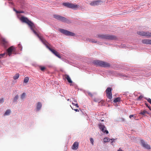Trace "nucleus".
I'll return each instance as SVG.
<instances>
[{"instance_id":"46","label":"nucleus","mask_w":151,"mask_h":151,"mask_svg":"<svg viewBox=\"0 0 151 151\" xmlns=\"http://www.w3.org/2000/svg\"><path fill=\"white\" fill-rule=\"evenodd\" d=\"M148 108H149V109L151 111V107L150 106Z\"/></svg>"},{"instance_id":"25","label":"nucleus","mask_w":151,"mask_h":151,"mask_svg":"<svg viewBox=\"0 0 151 151\" xmlns=\"http://www.w3.org/2000/svg\"><path fill=\"white\" fill-rule=\"evenodd\" d=\"M29 80V78L28 77H26L24 79V82L25 83H27L28 82Z\"/></svg>"},{"instance_id":"10","label":"nucleus","mask_w":151,"mask_h":151,"mask_svg":"<svg viewBox=\"0 0 151 151\" xmlns=\"http://www.w3.org/2000/svg\"><path fill=\"white\" fill-rule=\"evenodd\" d=\"M116 37L113 35H106V39L112 40H116Z\"/></svg>"},{"instance_id":"8","label":"nucleus","mask_w":151,"mask_h":151,"mask_svg":"<svg viewBox=\"0 0 151 151\" xmlns=\"http://www.w3.org/2000/svg\"><path fill=\"white\" fill-rule=\"evenodd\" d=\"M112 88H108L106 90V96L109 99L112 98V94L111 93Z\"/></svg>"},{"instance_id":"27","label":"nucleus","mask_w":151,"mask_h":151,"mask_svg":"<svg viewBox=\"0 0 151 151\" xmlns=\"http://www.w3.org/2000/svg\"><path fill=\"white\" fill-rule=\"evenodd\" d=\"M147 112L145 110L142 111L140 113V114L143 115H144L145 114H147Z\"/></svg>"},{"instance_id":"49","label":"nucleus","mask_w":151,"mask_h":151,"mask_svg":"<svg viewBox=\"0 0 151 151\" xmlns=\"http://www.w3.org/2000/svg\"><path fill=\"white\" fill-rule=\"evenodd\" d=\"M94 101L96 102L98 101L97 100H96V99H94Z\"/></svg>"},{"instance_id":"17","label":"nucleus","mask_w":151,"mask_h":151,"mask_svg":"<svg viewBox=\"0 0 151 151\" xmlns=\"http://www.w3.org/2000/svg\"><path fill=\"white\" fill-rule=\"evenodd\" d=\"M42 106V104L40 102H38L37 106V111L40 110Z\"/></svg>"},{"instance_id":"35","label":"nucleus","mask_w":151,"mask_h":151,"mask_svg":"<svg viewBox=\"0 0 151 151\" xmlns=\"http://www.w3.org/2000/svg\"><path fill=\"white\" fill-rule=\"evenodd\" d=\"M5 55V53H4L3 54H0V58H3Z\"/></svg>"},{"instance_id":"14","label":"nucleus","mask_w":151,"mask_h":151,"mask_svg":"<svg viewBox=\"0 0 151 151\" xmlns=\"http://www.w3.org/2000/svg\"><path fill=\"white\" fill-rule=\"evenodd\" d=\"M141 42L143 44L151 45V40L143 39L142 40Z\"/></svg>"},{"instance_id":"43","label":"nucleus","mask_w":151,"mask_h":151,"mask_svg":"<svg viewBox=\"0 0 151 151\" xmlns=\"http://www.w3.org/2000/svg\"><path fill=\"white\" fill-rule=\"evenodd\" d=\"M74 110L75 111H76V112L79 111V110L78 109H74Z\"/></svg>"},{"instance_id":"48","label":"nucleus","mask_w":151,"mask_h":151,"mask_svg":"<svg viewBox=\"0 0 151 151\" xmlns=\"http://www.w3.org/2000/svg\"><path fill=\"white\" fill-rule=\"evenodd\" d=\"M72 104H73V105L75 106V104L74 103H73V102H72Z\"/></svg>"},{"instance_id":"3","label":"nucleus","mask_w":151,"mask_h":151,"mask_svg":"<svg viewBox=\"0 0 151 151\" xmlns=\"http://www.w3.org/2000/svg\"><path fill=\"white\" fill-rule=\"evenodd\" d=\"M62 5L70 9H78L79 6L76 4H72L69 2H64L62 4Z\"/></svg>"},{"instance_id":"5","label":"nucleus","mask_w":151,"mask_h":151,"mask_svg":"<svg viewBox=\"0 0 151 151\" xmlns=\"http://www.w3.org/2000/svg\"><path fill=\"white\" fill-rule=\"evenodd\" d=\"M44 45L46 46V47L49 50H50L53 54H54L55 55L58 57V58H61V56L59 54V53L55 50L49 47L48 45L49 44L47 42V43L45 44H44Z\"/></svg>"},{"instance_id":"12","label":"nucleus","mask_w":151,"mask_h":151,"mask_svg":"<svg viewBox=\"0 0 151 151\" xmlns=\"http://www.w3.org/2000/svg\"><path fill=\"white\" fill-rule=\"evenodd\" d=\"M141 143L142 146L144 147H145V148L147 149H150V146L148 144L146 143L143 140H141Z\"/></svg>"},{"instance_id":"32","label":"nucleus","mask_w":151,"mask_h":151,"mask_svg":"<svg viewBox=\"0 0 151 151\" xmlns=\"http://www.w3.org/2000/svg\"><path fill=\"white\" fill-rule=\"evenodd\" d=\"M87 93L88 96H91V97H92L93 96V94L91 92H88Z\"/></svg>"},{"instance_id":"19","label":"nucleus","mask_w":151,"mask_h":151,"mask_svg":"<svg viewBox=\"0 0 151 151\" xmlns=\"http://www.w3.org/2000/svg\"><path fill=\"white\" fill-rule=\"evenodd\" d=\"M11 112V111L9 109L7 110L4 114V116L9 115Z\"/></svg>"},{"instance_id":"1","label":"nucleus","mask_w":151,"mask_h":151,"mask_svg":"<svg viewBox=\"0 0 151 151\" xmlns=\"http://www.w3.org/2000/svg\"><path fill=\"white\" fill-rule=\"evenodd\" d=\"M21 20L22 22L27 23L29 26L30 29L34 33L37 35V37L44 44H45L47 43V41L42 37L40 36L38 33L35 30L34 28L35 27V26L34 24L32 22L29 21L27 18L23 17H21Z\"/></svg>"},{"instance_id":"33","label":"nucleus","mask_w":151,"mask_h":151,"mask_svg":"<svg viewBox=\"0 0 151 151\" xmlns=\"http://www.w3.org/2000/svg\"><path fill=\"white\" fill-rule=\"evenodd\" d=\"M143 97V96L142 95L139 96L137 98V100H141Z\"/></svg>"},{"instance_id":"22","label":"nucleus","mask_w":151,"mask_h":151,"mask_svg":"<svg viewBox=\"0 0 151 151\" xmlns=\"http://www.w3.org/2000/svg\"><path fill=\"white\" fill-rule=\"evenodd\" d=\"M104 142H110L111 140V139L108 138H105L104 139Z\"/></svg>"},{"instance_id":"40","label":"nucleus","mask_w":151,"mask_h":151,"mask_svg":"<svg viewBox=\"0 0 151 151\" xmlns=\"http://www.w3.org/2000/svg\"><path fill=\"white\" fill-rule=\"evenodd\" d=\"M126 13V12H123L122 13L119 14L124 15Z\"/></svg>"},{"instance_id":"20","label":"nucleus","mask_w":151,"mask_h":151,"mask_svg":"<svg viewBox=\"0 0 151 151\" xmlns=\"http://www.w3.org/2000/svg\"><path fill=\"white\" fill-rule=\"evenodd\" d=\"M99 128L101 130L103 128H106L105 126L101 124H99Z\"/></svg>"},{"instance_id":"42","label":"nucleus","mask_w":151,"mask_h":151,"mask_svg":"<svg viewBox=\"0 0 151 151\" xmlns=\"http://www.w3.org/2000/svg\"><path fill=\"white\" fill-rule=\"evenodd\" d=\"M133 117V115H131L129 116V117L130 118H131L132 117Z\"/></svg>"},{"instance_id":"26","label":"nucleus","mask_w":151,"mask_h":151,"mask_svg":"<svg viewBox=\"0 0 151 151\" xmlns=\"http://www.w3.org/2000/svg\"><path fill=\"white\" fill-rule=\"evenodd\" d=\"M106 128H103V129H102L101 130L104 133H106V134H107L109 132L107 130H106Z\"/></svg>"},{"instance_id":"28","label":"nucleus","mask_w":151,"mask_h":151,"mask_svg":"<svg viewBox=\"0 0 151 151\" xmlns=\"http://www.w3.org/2000/svg\"><path fill=\"white\" fill-rule=\"evenodd\" d=\"M40 68L42 71H44L46 68L45 67H43L42 66H40L39 67Z\"/></svg>"},{"instance_id":"9","label":"nucleus","mask_w":151,"mask_h":151,"mask_svg":"<svg viewBox=\"0 0 151 151\" xmlns=\"http://www.w3.org/2000/svg\"><path fill=\"white\" fill-rule=\"evenodd\" d=\"M102 3L101 1L97 0L92 1L90 3V4L92 6H98L101 4Z\"/></svg>"},{"instance_id":"38","label":"nucleus","mask_w":151,"mask_h":151,"mask_svg":"<svg viewBox=\"0 0 151 151\" xmlns=\"http://www.w3.org/2000/svg\"><path fill=\"white\" fill-rule=\"evenodd\" d=\"M148 102H149L151 104V99H147Z\"/></svg>"},{"instance_id":"29","label":"nucleus","mask_w":151,"mask_h":151,"mask_svg":"<svg viewBox=\"0 0 151 151\" xmlns=\"http://www.w3.org/2000/svg\"><path fill=\"white\" fill-rule=\"evenodd\" d=\"M18 97V96L17 95H16L14 98L13 100L14 102L16 101L17 100Z\"/></svg>"},{"instance_id":"23","label":"nucleus","mask_w":151,"mask_h":151,"mask_svg":"<svg viewBox=\"0 0 151 151\" xmlns=\"http://www.w3.org/2000/svg\"><path fill=\"white\" fill-rule=\"evenodd\" d=\"M19 73L16 74L15 76L13 77V79L14 80H16L19 77Z\"/></svg>"},{"instance_id":"34","label":"nucleus","mask_w":151,"mask_h":151,"mask_svg":"<svg viewBox=\"0 0 151 151\" xmlns=\"http://www.w3.org/2000/svg\"><path fill=\"white\" fill-rule=\"evenodd\" d=\"M90 142H91V143L92 145H93L94 141L93 140V139L91 138H90Z\"/></svg>"},{"instance_id":"16","label":"nucleus","mask_w":151,"mask_h":151,"mask_svg":"<svg viewBox=\"0 0 151 151\" xmlns=\"http://www.w3.org/2000/svg\"><path fill=\"white\" fill-rule=\"evenodd\" d=\"M65 79H67L68 82L70 83H72V81L71 80L69 76L67 75H65Z\"/></svg>"},{"instance_id":"4","label":"nucleus","mask_w":151,"mask_h":151,"mask_svg":"<svg viewBox=\"0 0 151 151\" xmlns=\"http://www.w3.org/2000/svg\"><path fill=\"white\" fill-rule=\"evenodd\" d=\"M53 17L63 22H69V21L66 18L57 14L53 15Z\"/></svg>"},{"instance_id":"21","label":"nucleus","mask_w":151,"mask_h":151,"mask_svg":"<svg viewBox=\"0 0 151 151\" xmlns=\"http://www.w3.org/2000/svg\"><path fill=\"white\" fill-rule=\"evenodd\" d=\"M121 98L120 97H117L115 98L114 100V102L115 103L118 102L120 100Z\"/></svg>"},{"instance_id":"6","label":"nucleus","mask_w":151,"mask_h":151,"mask_svg":"<svg viewBox=\"0 0 151 151\" xmlns=\"http://www.w3.org/2000/svg\"><path fill=\"white\" fill-rule=\"evenodd\" d=\"M59 31L61 33L66 35L71 36H74L75 35V34L74 33L63 29H60Z\"/></svg>"},{"instance_id":"45","label":"nucleus","mask_w":151,"mask_h":151,"mask_svg":"<svg viewBox=\"0 0 151 151\" xmlns=\"http://www.w3.org/2000/svg\"><path fill=\"white\" fill-rule=\"evenodd\" d=\"M111 145H114V144L113 143V142H111Z\"/></svg>"},{"instance_id":"2","label":"nucleus","mask_w":151,"mask_h":151,"mask_svg":"<svg viewBox=\"0 0 151 151\" xmlns=\"http://www.w3.org/2000/svg\"><path fill=\"white\" fill-rule=\"evenodd\" d=\"M93 63L96 65L105 68L109 67L110 66L109 63L105 61L99 60H94L93 61Z\"/></svg>"},{"instance_id":"47","label":"nucleus","mask_w":151,"mask_h":151,"mask_svg":"<svg viewBox=\"0 0 151 151\" xmlns=\"http://www.w3.org/2000/svg\"><path fill=\"white\" fill-rule=\"evenodd\" d=\"M74 101L75 102H77V101L76 100H75Z\"/></svg>"},{"instance_id":"36","label":"nucleus","mask_w":151,"mask_h":151,"mask_svg":"<svg viewBox=\"0 0 151 151\" xmlns=\"http://www.w3.org/2000/svg\"><path fill=\"white\" fill-rule=\"evenodd\" d=\"M17 13H23L24 12L22 11H18V10H14Z\"/></svg>"},{"instance_id":"50","label":"nucleus","mask_w":151,"mask_h":151,"mask_svg":"<svg viewBox=\"0 0 151 151\" xmlns=\"http://www.w3.org/2000/svg\"><path fill=\"white\" fill-rule=\"evenodd\" d=\"M69 99H67V101H69Z\"/></svg>"},{"instance_id":"11","label":"nucleus","mask_w":151,"mask_h":151,"mask_svg":"<svg viewBox=\"0 0 151 151\" xmlns=\"http://www.w3.org/2000/svg\"><path fill=\"white\" fill-rule=\"evenodd\" d=\"M14 49V48L13 46H11L7 50V53L9 56H10L12 53V52L13 51Z\"/></svg>"},{"instance_id":"24","label":"nucleus","mask_w":151,"mask_h":151,"mask_svg":"<svg viewBox=\"0 0 151 151\" xmlns=\"http://www.w3.org/2000/svg\"><path fill=\"white\" fill-rule=\"evenodd\" d=\"M1 41L4 44H6L7 42L6 40L4 38H2L1 40Z\"/></svg>"},{"instance_id":"41","label":"nucleus","mask_w":151,"mask_h":151,"mask_svg":"<svg viewBox=\"0 0 151 151\" xmlns=\"http://www.w3.org/2000/svg\"><path fill=\"white\" fill-rule=\"evenodd\" d=\"M75 106L76 107H78V108L79 107V106H78V104H75Z\"/></svg>"},{"instance_id":"13","label":"nucleus","mask_w":151,"mask_h":151,"mask_svg":"<svg viewBox=\"0 0 151 151\" xmlns=\"http://www.w3.org/2000/svg\"><path fill=\"white\" fill-rule=\"evenodd\" d=\"M79 143L78 142H74L72 146V149L73 150H76L78 147Z\"/></svg>"},{"instance_id":"31","label":"nucleus","mask_w":151,"mask_h":151,"mask_svg":"<svg viewBox=\"0 0 151 151\" xmlns=\"http://www.w3.org/2000/svg\"><path fill=\"white\" fill-rule=\"evenodd\" d=\"M18 47L19 48L20 50H22V45L20 44H19L18 45Z\"/></svg>"},{"instance_id":"18","label":"nucleus","mask_w":151,"mask_h":151,"mask_svg":"<svg viewBox=\"0 0 151 151\" xmlns=\"http://www.w3.org/2000/svg\"><path fill=\"white\" fill-rule=\"evenodd\" d=\"M87 41L93 43H96L97 42V41L91 39H87Z\"/></svg>"},{"instance_id":"37","label":"nucleus","mask_w":151,"mask_h":151,"mask_svg":"<svg viewBox=\"0 0 151 151\" xmlns=\"http://www.w3.org/2000/svg\"><path fill=\"white\" fill-rule=\"evenodd\" d=\"M4 102V100L3 98L0 99V103H2Z\"/></svg>"},{"instance_id":"7","label":"nucleus","mask_w":151,"mask_h":151,"mask_svg":"<svg viewBox=\"0 0 151 151\" xmlns=\"http://www.w3.org/2000/svg\"><path fill=\"white\" fill-rule=\"evenodd\" d=\"M138 34L142 36L147 37H151V32H148L138 31L137 32Z\"/></svg>"},{"instance_id":"15","label":"nucleus","mask_w":151,"mask_h":151,"mask_svg":"<svg viewBox=\"0 0 151 151\" xmlns=\"http://www.w3.org/2000/svg\"><path fill=\"white\" fill-rule=\"evenodd\" d=\"M96 37L101 39H106V35H97Z\"/></svg>"},{"instance_id":"44","label":"nucleus","mask_w":151,"mask_h":151,"mask_svg":"<svg viewBox=\"0 0 151 151\" xmlns=\"http://www.w3.org/2000/svg\"><path fill=\"white\" fill-rule=\"evenodd\" d=\"M111 142H113L115 140V139H111Z\"/></svg>"},{"instance_id":"39","label":"nucleus","mask_w":151,"mask_h":151,"mask_svg":"<svg viewBox=\"0 0 151 151\" xmlns=\"http://www.w3.org/2000/svg\"><path fill=\"white\" fill-rule=\"evenodd\" d=\"M145 105L148 108L150 106H149V104L148 103H145Z\"/></svg>"},{"instance_id":"30","label":"nucleus","mask_w":151,"mask_h":151,"mask_svg":"<svg viewBox=\"0 0 151 151\" xmlns=\"http://www.w3.org/2000/svg\"><path fill=\"white\" fill-rule=\"evenodd\" d=\"M25 93H23L21 96V98L22 99H24L25 97Z\"/></svg>"}]
</instances>
